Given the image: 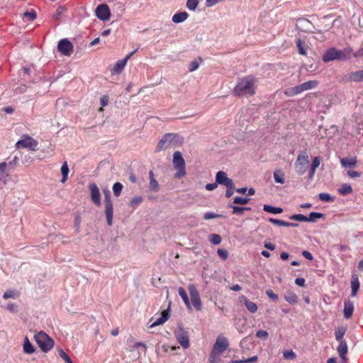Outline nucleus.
<instances>
[{"label": "nucleus", "instance_id": "nucleus-27", "mask_svg": "<svg viewBox=\"0 0 363 363\" xmlns=\"http://www.w3.org/2000/svg\"><path fill=\"white\" fill-rule=\"evenodd\" d=\"M347 331V326L342 325L335 329V338L338 342L345 341L343 337Z\"/></svg>", "mask_w": 363, "mask_h": 363}, {"label": "nucleus", "instance_id": "nucleus-61", "mask_svg": "<svg viewBox=\"0 0 363 363\" xmlns=\"http://www.w3.org/2000/svg\"><path fill=\"white\" fill-rule=\"evenodd\" d=\"M234 189H235V185H234V183H233L232 188L227 187V191L225 192V196L227 198L230 197L233 194V193H234Z\"/></svg>", "mask_w": 363, "mask_h": 363}, {"label": "nucleus", "instance_id": "nucleus-3", "mask_svg": "<svg viewBox=\"0 0 363 363\" xmlns=\"http://www.w3.org/2000/svg\"><path fill=\"white\" fill-rule=\"evenodd\" d=\"M184 143V138L176 133H167L159 141L155 151L176 148Z\"/></svg>", "mask_w": 363, "mask_h": 363}, {"label": "nucleus", "instance_id": "nucleus-26", "mask_svg": "<svg viewBox=\"0 0 363 363\" xmlns=\"http://www.w3.org/2000/svg\"><path fill=\"white\" fill-rule=\"evenodd\" d=\"M241 300L244 301V303L247 309L252 313H255L257 311V306L254 302L247 300L245 296L240 298Z\"/></svg>", "mask_w": 363, "mask_h": 363}, {"label": "nucleus", "instance_id": "nucleus-41", "mask_svg": "<svg viewBox=\"0 0 363 363\" xmlns=\"http://www.w3.org/2000/svg\"><path fill=\"white\" fill-rule=\"evenodd\" d=\"M123 189V185L120 182H116L113 186V191L115 196L118 197L120 196Z\"/></svg>", "mask_w": 363, "mask_h": 363}, {"label": "nucleus", "instance_id": "nucleus-1", "mask_svg": "<svg viewBox=\"0 0 363 363\" xmlns=\"http://www.w3.org/2000/svg\"><path fill=\"white\" fill-rule=\"evenodd\" d=\"M258 79L253 75H248L238 79L233 93L239 96H252L255 94Z\"/></svg>", "mask_w": 363, "mask_h": 363}, {"label": "nucleus", "instance_id": "nucleus-60", "mask_svg": "<svg viewBox=\"0 0 363 363\" xmlns=\"http://www.w3.org/2000/svg\"><path fill=\"white\" fill-rule=\"evenodd\" d=\"M320 164V157H315L313 159V162H312V164H311V167L317 169L319 167Z\"/></svg>", "mask_w": 363, "mask_h": 363}, {"label": "nucleus", "instance_id": "nucleus-43", "mask_svg": "<svg viewBox=\"0 0 363 363\" xmlns=\"http://www.w3.org/2000/svg\"><path fill=\"white\" fill-rule=\"evenodd\" d=\"M284 94L287 96H294L299 94L297 86H294L290 89H287L284 91Z\"/></svg>", "mask_w": 363, "mask_h": 363}, {"label": "nucleus", "instance_id": "nucleus-64", "mask_svg": "<svg viewBox=\"0 0 363 363\" xmlns=\"http://www.w3.org/2000/svg\"><path fill=\"white\" fill-rule=\"evenodd\" d=\"M302 255H303V256L306 259H308V260H312V259H313V257L312 254H311L310 252L307 251V250H303V251L302 252Z\"/></svg>", "mask_w": 363, "mask_h": 363}, {"label": "nucleus", "instance_id": "nucleus-16", "mask_svg": "<svg viewBox=\"0 0 363 363\" xmlns=\"http://www.w3.org/2000/svg\"><path fill=\"white\" fill-rule=\"evenodd\" d=\"M319 84L318 81L317 80H311L306 82H303L299 85H297V89L298 93L301 94L304 91L310 90L315 89Z\"/></svg>", "mask_w": 363, "mask_h": 363}, {"label": "nucleus", "instance_id": "nucleus-10", "mask_svg": "<svg viewBox=\"0 0 363 363\" xmlns=\"http://www.w3.org/2000/svg\"><path fill=\"white\" fill-rule=\"evenodd\" d=\"M228 347L229 342L228 339L223 335H218L216 342L213 345L212 351L221 354Z\"/></svg>", "mask_w": 363, "mask_h": 363}, {"label": "nucleus", "instance_id": "nucleus-50", "mask_svg": "<svg viewBox=\"0 0 363 363\" xmlns=\"http://www.w3.org/2000/svg\"><path fill=\"white\" fill-rule=\"evenodd\" d=\"M222 217V215L217 214L213 212H207L203 215V218L205 220H211L214 218H218Z\"/></svg>", "mask_w": 363, "mask_h": 363}, {"label": "nucleus", "instance_id": "nucleus-29", "mask_svg": "<svg viewBox=\"0 0 363 363\" xmlns=\"http://www.w3.org/2000/svg\"><path fill=\"white\" fill-rule=\"evenodd\" d=\"M189 15L186 12H179L174 14L172 17V21L176 23H182L187 19Z\"/></svg>", "mask_w": 363, "mask_h": 363}, {"label": "nucleus", "instance_id": "nucleus-2", "mask_svg": "<svg viewBox=\"0 0 363 363\" xmlns=\"http://www.w3.org/2000/svg\"><path fill=\"white\" fill-rule=\"evenodd\" d=\"M353 53L352 48L348 46L342 50H339L336 48H330L326 50L323 55V61L324 62H329L334 60L346 61L351 58Z\"/></svg>", "mask_w": 363, "mask_h": 363}, {"label": "nucleus", "instance_id": "nucleus-35", "mask_svg": "<svg viewBox=\"0 0 363 363\" xmlns=\"http://www.w3.org/2000/svg\"><path fill=\"white\" fill-rule=\"evenodd\" d=\"M338 192L341 195H347L352 192V188L350 184H343L338 189Z\"/></svg>", "mask_w": 363, "mask_h": 363}, {"label": "nucleus", "instance_id": "nucleus-54", "mask_svg": "<svg viewBox=\"0 0 363 363\" xmlns=\"http://www.w3.org/2000/svg\"><path fill=\"white\" fill-rule=\"evenodd\" d=\"M269 336L268 333L266 330H259L256 333V337L258 338L266 340Z\"/></svg>", "mask_w": 363, "mask_h": 363}, {"label": "nucleus", "instance_id": "nucleus-32", "mask_svg": "<svg viewBox=\"0 0 363 363\" xmlns=\"http://www.w3.org/2000/svg\"><path fill=\"white\" fill-rule=\"evenodd\" d=\"M263 210L266 212L278 214L283 212V209L279 207H274L270 205L264 204L263 206Z\"/></svg>", "mask_w": 363, "mask_h": 363}, {"label": "nucleus", "instance_id": "nucleus-44", "mask_svg": "<svg viewBox=\"0 0 363 363\" xmlns=\"http://www.w3.org/2000/svg\"><path fill=\"white\" fill-rule=\"evenodd\" d=\"M209 240L214 245H218L221 242V237L218 234H211L209 237Z\"/></svg>", "mask_w": 363, "mask_h": 363}, {"label": "nucleus", "instance_id": "nucleus-8", "mask_svg": "<svg viewBox=\"0 0 363 363\" xmlns=\"http://www.w3.org/2000/svg\"><path fill=\"white\" fill-rule=\"evenodd\" d=\"M106 196L104 200L105 205V216L107 220V224L111 226L113 224V206L108 191L105 192Z\"/></svg>", "mask_w": 363, "mask_h": 363}, {"label": "nucleus", "instance_id": "nucleus-52", "mask_svg": "<svg viewBox=\"0 0 363 363\" xmlns=\"http://www.w3.org/2000/svg\"><path fill=\"white\" fill-rule=\"evenodd\" d=\"M23 16L27 18L29 21H33L36 18V13L35 11L32 10L29 12H25L23 13Z\"/></svg>", "mask_w": 363, "mask_h": 363}, {"label": "nucleus", "instance_id": "nucleus-13", "mask_svg": "<svg viewBox=\"0 0 363 363\" xmlns=\"http://www.w3.org/2000/svg\"><path fill=\"white\" fill-rule=\"evenodd\" d=\"M96 15L101 21H108L110 18V10L106 4H100L96 9Z\"/></svg>", "mask_w": 363, "mask_h": 363}, {"label": "nucleus", "instance_id": "nucleus-5", "mask_svg": "<svg viewBox=\"0 0 363 363\" xmlns=\"http://www.w3.org/2000/svg\"><path fill=\"white\" fill-rule=\"evenodd\" d=\"M36 343L44 352H48L54 346V341L45 333L40 331L34 336Z\"/></svg>", "mask_w": 363, "mask_h": 363}, {"label": "nucleus", "instance_id": "nucleus-56", "mask_svg": "<svg viewBox=\"0 0 363 363\" xmlns=\"http://www.w3.org/2000/svg\"><path fill=\"white\" fill-rule=\"evenodd\" d=\"M217 253L223 260H225L228 257V251L224 249H218Z\"/></svg>", "mask_w": 363, "mask_h": 363}, {"label": "nucleus", "instance_id": "nucleus-39", "mask_svg": "<svg viewBox=\"0 0 363 363\" xmlns=\"http://www.w3.org/2000/svg\"><path fill=\"white\" fill-rule=\"evenodd\" d=\"M220 354L211 350V352L210 357H209V363H220Z\"/></svg>", "mask_w": 363, "mask_h": 363}, {"label": "nucleus", "instance_id": "nucleus-62", "mask_svg": "<svg viewBox=\"0 0 363 363\" xmlns=\"http://www.w3.org/2000/svg\"><path fill=\"white\" fill-rule=\"evenodd\" d=\"M352 55L355 58H359L363 57V47L359 49L355 52H353Z\"/></svg>", "mask_w": 363, "mask_h": 363}, {"label": "nucleus", "instance_id": "nucleus-59", "mask_svg": "<svg viewBox=\"0 0 363 363\" xmlns=\"http://www.w3.org/2000/svg\"><path fill=\"white\" fill-rule=\"evenodd\" d=\"M199 65V62L196 60H194L190 63L189 70L190 72H194L198 69Z\"/></svg>", "mask_w": 363, "mask_h": 363}, {"label": "nucleus", "instance_id": "nucleus-37", "mask_svg": "<svg viewBox=\"0 0 363 363\" xmlns=\"http://www.w3.org/2000/svg\"><path fill=\"white\" fill-rule=\"evenodd\" d=\"M324 217V215L321 213L318 212H311L308 216V222H315L316 219L322 218Z\"/></svg>", "mask_w": 363, "mask_h": 363}, {"label": "nucleus", "instance_id": "nucleus-24", "mask_svg": "<svg viewBox=\"0 0 363 363\" xmlns=\"http://www.w3.org/2000/svg\"><path fill=\"white\" fill-rule=\"evenodd\" d=\"M168 318H169L168 310L164 311L162 313L161 317H160L156 321L153 322L150 325V328H154L155 326L163 324L164 322H166L168 320Z\"/></svg>", "mask_w": 363, "mask_h": 363}, {"label": "nucleus", "instance_id": "nucleus-6", "mask_svg": "<svg viewBox=\"0 0 363 363\" xmlns=\"http://www.w3.org/2000/svg\"><path fill=\"white\" fill-rule=\"evenodd\" d=\"M309 165L308 155L306 151H303L296 158L294 164L296 172L299 175L304 174Z\"/></svg>", "mask_w": 363, "mask_h": 363}, {"label": "nucleus", "instance_id": "nucleus-47", "mask_svg": "<svg viewBox=\"0 0 363 363\" xmlns=\"http://www.w3.org/2000/svg\"><path fill=\"white\" fill-rule=\"evenodd\" d=\"M58 353L60 357L66 362V363H73L70 357L64 352L62 349H58Z\"/></svg>", "mask_w": 363, "mask_h": 363}, {"label": "nucleus", "instance_id": "nucleus-63", "mask_svg": "<svg viewBox=\"0 0 363 363\" xmlns=\"http://www.w3.org/2000/svg\"><path fill=\"white\" fill-rule=\"evenodd\" d=\"M218 186V184L216 183V182L215 183H212V184H207L206 185V189L208 190V191H213L214 189H216Z\"/></svg>", "mask_w": 363, "mask_h": 363}, {"label": "nucleus", "instance_id": "nucleus-9", "mask_svg": "<svg viewBox=\"0 0 363 363\" xmlns=\"http://www.w3.org/2000/svg\"><path fill=\"white\" fill-rule=\"evenodd\" d=\"M189 294L191 296L192 304L197 311H201L202 304L200 298V295L194 284H189L188 286Z\"/></svg>", "mask_w": 363, "mask_h": 363}, {"label": "nucleus", "instance_id": "nucleus-42", "mask_svg": "<svg viewBox=\"0 0 363 363\" xmlns=\"http://www.w3.org/2000/svg\"><path fill=\"white\" fill-rule=\"evenodd\" d=\"M289 218L293 220L308 222V216H306L303 214H294L291 216Z\"/></svg>", "mask_w": 363, "mask_h": 363}, {"label": "nucleus", "instance_id": "nucleus-46", "mask_svg": "<svg viewBox=\"0 0 363 363\" xmlns=\"http://www.w3.org/2000/svg\"><path fill=\"white\" fill-rule=\"evenodd\" d=\"M149 189H150V191H153L155 192H157V191H159L160 186H159V184H158L157 181L156 179H151L150 181Z\"/></svg>", "mask_w": 363, "mask_h": 363}, {"label": "nucleus", "instance_id": "nucleus-45", "mask_svg": "<svg viewBox=\"0 0 363 363\" xmlns=\"http://www.w3.org/2000/svg\"><path fill=\"white\" fill-rule=\"evenodd\" d=\"M283 357L286 359H294L296 356L293 350H288L283 352Z\"/></svg>", "mask_w": 363, "mask_h": 363}, {"label": "nucleus", "instance_id": "nucleus-55", "mask_svg": "<svg viewBox=\"0 0 363 363\" xmlns=\"http://www.w3.org/2000/svg\"><path fill=\"white\" fill-rule=\"evenodd\" d=\"M100 103H101V107L99 108V111H104L103 107L107 106L108 104V96L106 95L103 96L100 99Z\"/></svg>", "mask_w": 363, "mask_h": 363}, {"label": "nucleus", "instance_id": "nucleus-53", "mask_svg": "<svg viewBox=\"0 0 363 363\" xmlns=\"http://www.w3.org/2000/svg\"><path fill=\"white\" fill-rule=\"evenodd\" d=\"M7 165H8V164L6 162L0 163V182L5 177V172H6V168Z\"/></svg>", "mask_w": 363, "mask_h": 363}, {"label": "nucleus", "instance_id": "nucleus-23", "mask_svg": "<svg viewBox=\"0 0 363 363\" xmlns=\"http://www.w3.org/2000/svg\"><path fill=\"white\" fill-rule=\"evenodd\" d=\"M269 221L274 225H279V226H285V227H297L298 226V223H289L284 220L275 219L270 218L269 219Z\"/></svg>", "mask_w": 363, "mask_h": 363}, {"label": "nucleus", "instance_id": "nucleus-33", "mask_svg": "<svg viewBox=\"0 0 363 363\" xmlns=\"http://www.w3.org/2000/svg\"><path fill=\"white\" fill-rule=\"evenodd\" d=\"M274 179L277 183L284 184L285 182L284 174L280 169H277L274 172Z\"/></svg>", "mask_w": 363, "mask_h": 363}, {"label": "nucleus", "instance_id": "nucleus-21", "mask_svg": "<svg viewBox=\"0 0 363 363\" xmlns=\"http://www.w3.org/2000/svg\"><path fill=\"white\" fill-rule=\"evenodd\" d=\"M344 305V317L346 319H349L352 315L354 311V304L350 301H345Z\"/></svg>", "mask_w": 363, "mask_h": 363}, {"label": "nucleus", "instance_id": "nucleus-28", "mask_svg": "<svg viewBox=\"0 0 363 363\" xmlns=\"http://www.w3.org/2000/svg\"><path fill=\"white\" fill-rule=\"evenodd\" d=\"M178 291H179V294L180 295L182 300L184 301L186 308L189 311H191V304H190V302H189V298H188V296H187V294H186L185 289L182 287H180V288H179Z\"/></svg>", "mask_w": 363, "mask_h": 363}, {"label": "nucleus", "instance_id": "nucleus-19", "mask_svg": "<svg viewBox=\"0 0 363 363\" xmlns=\"http://www.w3.org/2000/svg\"><path fill=\"white\" fill-rule=\"evenodd\" d=\"M341 165L345 168H354L356 167L357 160L356 157H347L340 159Z\"/></svg>", "mask_w": 363, "mask_h": 363}, {"label": "nucleus", "instance_id": "nucleus-57", "mask_svg": "<svg viewBox=\"0 0 363 363\" xmlns=\"http://www.w3.org/2000/svg\"><path fill=\"white\" fill-rule=\"evenodd\" d=\"M266 294L267 296L273 301L278 300V295L273 292L272 290L268 289L266 291Z\"/></svg>", "mask_w": 363, "mask_h": 363}, {"label": "nucleus", "instance_id": "nucleus-4", "mask_svg": "<svg viewBox=\"0 0 363 363\" xmlns=\"http://www.w3.org/2000/svg\"><path fill=\"white\" fill-rule=\"evenodd\" d=\"M172 164L177 172L174 174V178L180 179L186 174L185 160L179 151H176L173 154Z\"/></svg>", "mask_w": 363, "mask_h": 363}, {"label": "nucleus", "instance_id": "nucleus-15", "mask_svg": "<svg viewBox=\"0 0 363 363\" xmlns=\"http://www.w3.org/2000/svg\"><path fill=\"white\" fill-rule=\"evenodd\" d=\"M216 181L217 184L224 185L226 187H233V180L228 177L227 174L223 171H219L217 172L216 176Z\"/></svg>", "mask_w": 363, "mask_h": 363}, {"label": "nucleus", "instance_id": "nucleus-40", "mask_svg": "<svg viewBox=\"0 0 363 363\" xmlns=\"http://www.w3.org/2000/svg\"><path fill=\"white\" fill-rule=\"evenodd\" d=\"M143 201L142 196H135L130 201V206L133 208H136L138 205H140Z\"/></svg>", "mask_w": 363, "mask_h": 363}, {"label": "nucleus", "instance_id": "nucleus-25", "mask_svg": "<svg viewBox=\"0 0 363 363\" xmlns=\"http://www.w3.org/2000/svg\"><path fill=\"white\" fill-rule=\"evenodd\" d=\"M284 299L291 304H296L298 301L297 295L291 291H288L284 294Z\"/></svg>", "mask_w": 363, "mask_h": 363}, {"label": "nucleus", "instance_id": "nucleus-36", "mask_svg": "<svg viewBox=\"0 0 363 363\" xmlns=\"http://www.w3.org/2000/svg\"><path fill=\"white\" fill-rule=\"evenodd\" d=\"M61 173L62 175V178L61 180L62 183H65L67 179V176L69 173V168L67 162H65L61 167Z\"/></svg>", "mask_w": 363, "mask_h": 363}, {"label": "nucleus", "instance_id": "nucleus-30", "mask_svg": "<svg viewBox=\"0 0 363 363\" xmlns=\"http://www.w3.org/2000/svg\"><path fill=\"white\" fill-rule=\"evenodd\" d=\"M23 352L26 354H33L35 352V348L30 343L28 337L25 338L24 343L23 345Z\"/></svg>", "mask_w": 363, "mask_h": 363}, {"label": "nucleus", "instance_id": "nucleus-34", "mask_svg": "<svg viewBox=\"0 0 363 363\" xmlns=\"http://www.w3.org/2000/svg\"><path fill=\"white\" fill-rule=\"evenodd\" d=\"M20 296V294L18 291H16V290H13V289H9V290H7L3 295V298L4 299H8V298H13V299H16L17 298H18Z\"/></svg>", "mask_w": 363, "mask_h": 363}, {"label": "nucleus", "instance_id": "nucleus-11", "mask_svg": "<svg viewBox=\"0 0 363 363\" xmlns=\"http://www.w3.org/2000/svg\"><path fill=\"white\" fill-rule=\"evenodd\" d=\"M175 336L179 344L185 349L189 347L188 333L182 327H178L175 331Z\"/></svg>", "mask_w": 363, "mask_h": 363}, {"label": "nucleus", "instance_id": "nucleus-51", "mask_svg": "<svg viewBox=\"0 0 363 363\" xmlns=\"http://www.w3.org/2000/svg\"><path fill=\"white\" fill-rule=\"evenodd\" d=\"M318 196L320 200L323 201L330 202L333 201V197L330 194L326 193H320L319 194Z\"/></svg>", "mask_w": 363, "mask_h": 363}, {"label": "nucleus", "instance_id": "nucleus-18", "mask_svg": "<svg viewBox=\"0 0 363 363\" xmlns=\"http://www.w3.org/2000/svg\"><path fill=\"white\" fill-rule=\"evenodd\" d=\"M339 342V345L337 348V352L341 358L342 363H346L347 361L346 354L348 351L347 342L346 341H341Z\"/></svg>", "mask_w": 363, "mask_h": 363}, {"label": "nucleus", "instance_id": "nucleus-17", "mask_svg": "<svg viewBox=\"0 0 363 363\" xmlns=\"http://www.w3.org/2000/svg\"><path fill=\"white\" fill-rule=\"evenodd\" d=\"M347 82H363V69L352 72L346 75Z\"/></svg>", "mask_w": 363, "mask_h": 363}, {"label": "nucleus", "instance_id": "nucleus-48", "mask_svg": "<svg viewBox=\"0 0 363 363\" xmlns=\"http://www.w3.org/2000/svg\"><path fill=\"white\" fill-rule=\"evenodd\" d=\"M199 4V0H187L186 7L191 10L194 11Z\"/></svg>", "mask_w": 363, "mask_h": 363}, {"label": "nucleus", "instance_id": "nucleus-38", "mask_svg": "<svg viewBox=\"0 0 363 363\" xmlns=\"http://www.w3.org/2000/svg\"><path fill=\"white\" fill-rule=\"evenodd\" d=\"M230 207L233 208V213L238 215H242L245 211L250 210L249 207H240L237 206H230Z\"/></svg>", "mask_w": 363, "mask_h": 363}, {"label": "nucleus", "instance_id": "nucleus-12", "mask_svg": "<svg viewBox=\"0 0 363 363\" xmlns=\"http://www.w3.org/2000/svg\"><path fill=\"white\" fill-rule=\"evenodd\" d=\"M57 50L65 56H70L73 52L74 46L67 39L61 40L57 45Z\"/></svg>", "mask_w": 363, "mask_h": 363}, {"label": "nucleus", "instance_id": "nucleus-58", "mask_svg": "<svg viewBox=\"0 0 363 363\" xmlns=\"http://www.w3.org/2000/svg\"><path fill=\"white\" fill-rule=\"evenodd\" d=\"M347 175L350 178H358L361 177L362 174L360 172L349 170L347 172Z\"/></svg>", "mask_w": 363, "mask_h": 363}, {"label": "nucleus", "instance_id": "nucleus-31", "mask_svg": "<svg viewBox=\"0 0 363 363\" xmlns=\"http://www.w3.org/2000/svg\"><path fill=\"white\" fill-rule=\"evenodd\" d=\"M128 60L129 56H126L123 60H118L114 66V72H120L124 68Z\"/></svg>", "mask_w": 363, "mask_h": 363}, {"label": "nucleus", "instance_id": "nucleus-7", "mask_svg": "<svg viewBox=\"0 0 363 363\" xmlns=\"http://www.w3.org/2000/svg\"><path fill=\"white\" fill-rule=\"evenodd\" d=\"M38 146V142L33 139V138L28 136V135H23L22 138L18 140L16 144V148H28L30 150H35Z\"/></svg>", "mask_w": 363, "mask_h": 363}, {"label": "nucleus", "instance_id": "nucleus-20", "mask_svg": "<svg viewBox=\"0 0 363 363\" xmlns=\"http://www.w3.org/2000/svg\"><path fill=\"white\" fill-rule=\"evenodd\" d=\"M296 47L300 55L306 56L309 48L307 41L305 39L298 38L296 40Z\"/></svg>", "mask_w": 363, "mask_h": 363}, {"label": "nucleus", "instance_id": "nucleus-22", "mask_svg": "<svg viewBox=\"0 0 363 363\" xmlns=\"http://www.w3.org/2000/svg\"><path fill=\"white\" fill-rule=\"evenodd\" d=\"M359 288V281L357 275H352L351 279V296H355Z\"/></svg>", "mask_w": 363, "mask_h": 363}, {"label": "nucleus", "instance_id": "nucleus-14", "mask_svg": "<svg viewBox=\"0 0 363 363\" xmlns=\"http://www.w3.org/2000/svg\"><path fill=\"white\" fill-rule=\"evenodd\" d=\"M89 189L92 202L99 206L101 205V194L97 185L95 183H91L89 185Z\"/></svg>", "mask_w": 363, "mask_h": 363}, {"label": "nucleus", "instance_id": "nucleus-49", "mask_svg": "<svg viewBox=\"0 0 363 363\" xmlns=\"http://www.w3.org/2000/svg\"><path fill=\"white\" fill-rule=\"evenodd\" d=\"M249 201H250V199H248V198L236 196L233 199V203L235 204L244 205V204H247L249 202Z\"/></svg>", "mask_w": 363, "mask_h": 363}]
</instances>
